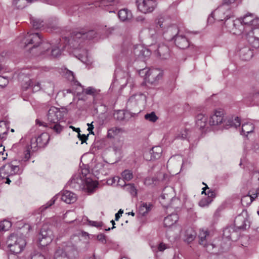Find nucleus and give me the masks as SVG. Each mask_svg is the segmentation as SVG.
Returning a JSON list of instances; mask_svg holds the SVG:
<instances>
[{
    "mask_svg": "<svg viewBox=\"0 0 259 259\" xmlns=\"http://www.w3.org/2000/svg\"><path fill=\"white\" fill-rule=\"evenodd\" d=\"M145 102V95L143 94H136L130 97L126 103V108L130 110L140 112L141 107L144 106Z\"/></svg>",
    "mask_w": 259,
    "mask_h": 259,
    "instance_id": "nucleus-7",
    "label": "nucleus"
},
{
    "mask_svg": "<svg viewBox=\"0 0 259 259\" xmlns=\"http://www.w3.org/2000/svg\"><path fill=\"white\" fill-rule=\"evenodd\" d=\"M41 34L27 33L28 36L24 43L26 45L33 44V47L30 50V53L32 54V56H37L45 54L52 48V45L48 42H42L40 46H38L42 40Z\"/></svg>",
    "mask_w": 259,
    "mask_h": 259,
    "instance_id": "nucleus-2",
    "label": "nucleus"
},
{
    "mask_svg": "<svg viewBox=\"0 0 259 259\" xmlns=\"http://www.w3.org/2000/svg\"><path fill=\"white\" fill-rule=\"evenodd\" d=\"M179 220V217L176 213H172L165 217L163 224L166 227H170L174 225Z\"/></svg>",
    "mask_w": 259,
    "mask_h": 259,
    "instance_id": "nucleus-22",
    "label": "nucleus"
},
{
    "mask_svg": "<svg viewBox=\"0 0 259 259\" xmlns=\"http://www.w3.org/2000/svg\"><path fill=\"white\" fill-rule=\"evenodd\" d=\"M124 180L129 181L133 178V172L128 169L124 170L121 174Z\"/></svg>",
    "mask_w": 259,
    "mask_h": 259,
    "instance_id": "nucleus-40",
    "label": "nucleus"
},
{
    "mask_svg": "<svg viewBox=\"0 0 259 259\" xmlns=\"http://www.w3.org/2000/svg\"><path fill=\"white\" fill-rule=\"evenodd\" d=\"M128 113L123 110H118L114 114V117L119 121H124L126 120V116Z\"/></svg>",
    "mask_w": 259,
    "mask_h": 259,
    "instance_id": "nucleus-36",
    "label": "nucleus"
},
{
    "mask_svg": "<svg viewBox=\"0 0 259 259\" xmlns=\"http://www.w3.org/2000/svg\"><path fill=\"white\" fill-rule=\"evenodd\" d=\"M80 128H76V132L78 133L77 137L79 139V140L81 141V144H82L83 143L85 142L88 139L89 134L85 135L84 134L81 135L80 134Z\"/></svg>",
    "mask_w": 259,
    "mask_h": 259,
    "instance_id": "nucleus-51",
    "label": "nucleus"
},
{
    "mask_svg": "<svg viewBox=\"0 0 259 259\" xmlns=\"http://www.w3.org/2000/svg\"><path fill=\"white\" fill-rule=\"evenodd\" d=\"M72 35L68 38L67 43L69 46L74 49V56L81 62L85 63L87 61L88 52L85 49H81L80 51L77 49L79 40L87 33H71Z\"/></svg>",
    "mask_w": 259,
    "mask_h": 259,
    "instance_id": "nucleus-5",
    "label": "nucleus"
},
{
    "mask_svg": "<svg viewBox=\"0 0 259 259\" xmlns=\"http://www.w3.org/2000/svg\"><path fill=\"white\" fill-rule=\"evenodd\" d=\"M89 169L87 168H82L81 171V175L82 176L83 178L87 177L88 174H89Z\"/></svg>",
    "mask_w": 259,
    "mask_h": 259,
    "instance_id": "nucleus-63",
    "label": "nucleus"
},
{
    "mask_svg": "<svg viewBox=\"0 0 259 259\" xmlns=\"http://www.w3.org/2000/svg\"><path fill=\"white\" fill-rule=\"evenodd\" d=\"M63 113L55 107H51L47 114V122L35 120L36 124L39 126L47 127L53 131L56 134H60L63 130L64 126L62 125L63 117Z\"/></svg>",
    "mask_w": 259,
    "mask_h": 259,
    "instance_id": "nucleus-1",
    "label": "nucleus"
},
{
    "mask_svg": "<svg viewBox=\"0 0 259 259\" xmlns=\"http://www.w3.org/2000/svg\"><path fill=\"white\" fill-rule=\"evenodd\" d=\"M249 26L251 27L252 31H253V29L257 28L259 26V18H256L254 16L253 18V20L252 22H251Z\"/></svg>",
    "mask_w": 259,
    "mask_h": 259,
    "instance_id": "nucleus-54",
    "label": "nucleus"
},
{
    "mask_svg": "<svg viewBox=\"0 0 259 259\" xmlns=\"http://www.w3.org/2000/svg\"><path fill=\"white\" fill-rule=\"evenodd\" d=\"M56 200V196H54L50 200L49 202H48L46 204L42 205L40 208V211H43L46 210L47 208L51 206L53 204L55 203V202Z\"/></svg>",
    "mask_w": 259,
    "mask_h": 259,
    "instance_id": "nucleus-47",
    "label": "nucleus"
},
{
    "mask_svg": "<svg viewBox=\"0 0 259 259\" xmlns=\"http://www.w3.org/2000/svg\"><path fill=\"white\" fill-rule=\"evenodd\" d=\"M97 239L103 243H106L105 236L103 234H100L97 236Z\"/></svg>",
    "mask_w": 259,
    "mask_h": 259,
    "instance_id": "nucleus-62",
    "label": "nucleus"
},
{
    "mask_svg": "<svg viewBox=\"0 0 259 259\" xmlns=\"http://www.w3.org/2000/svg\"><path fill=\"white\" fill-rule=\"evenodd\" d=\"M152 205L150 203H143L139 208V212L142 215H145L151 209Z\"/></svg>",
    "mask_w": 259,
    "mask_h": 259,
    "instance_id": "nucleus-35",
    "label": "nucleus"
},
{
    "mask_svg": "<svg viewBox=\"0 0 259 259\" xmlns=\"http://www.w3.org/2000/svg\"><path fill=\"white\" fill-rule=\"evenodd\" d=\"M89 224L90 225L97 228H100L103 226V223L102 222L90 221H89Z\"/></svg>",
    "mask_w": 259,
    "mask_h": 259,
    "instance_id": "nucleus-59",
    "label": "nucleus"
},
{
    "mask_svg": "<svg viewBox=\"0 0 259 259\" xmlns=\"http://www.w3.org/2000/svg\"><path fill=\"white\" fill-rule=\"evenodd\" d=\"M61 249L64 252V254L68 259H77L79 253L76 246L71 243L64 245Z\"/></svg>",
    "mask_w": 259,
    "mask_h": 259,
    "instance_id": "nucleus-15",
    "label": "nucleus"
},
{
    "mask_svg": "<svg viewBox=\"0 0 259 259\" xmlns=\"http://www.w3.org/2000/svg\"><path fill=\"white\" fill-rule=\"evenodd\" d=\"M9 80L6 77L0 76V87L4 88L7 85Z\"/></svg>",
    "mask_w": 259,
    "mask_h": 259,
    "instance_id": "nucleus-56",
    "label": "nucleus"
},
{
    "mask_svg": "<svg viewBox=\"0 0 259 259\" xmlns=\"http://www.w3.org/2000/svg\"><path fill=\"white\" fill-rule=\"evenodd\" d=\"M66 77L68 78V79L71 81H73L74 79V76L73 74V73L69 70H67L66 72Z\"/></svg>",
    "mask_w": 259,
    "mask_h": 259,
    "instance_id": "nucleus-60",
    "label": "nucleus"
},
{
    "mask_svg": "<svg viewBox=\"0 0 259 259\" xmlns=\"http://www.w3.org/2000/svg\"><path fill=\"white\" fill-rule=\"evenodd\" d=\"M254 128V125L252 123H244L242 125L241 134L247 136L248 134L253 132Z\"/></svg>",
    "mask_w": 259,
    "mask_h": 259,
    "instance_id": "nucleus-29",
    "label": "nucleus"
},
{
    "mask_svg": "<svg viewBox=\"0 0 259 259\" xmlns=\"http://www.w3.org/2000/svg\"><path fill=\"white\" fill-rule=\"evenodd\" d=\"M228 122L231 126H234L237 127L240 125V120L238 117H235L234 119L228 120Z\"/></svg>",
    "mask_w": 259,
    "mask_h": 259,
    "instance_id": "nucleus-50",
    "label": "nucleus"
},
{
    "mask_svg": "<svg viewBox=\"0 0 259 259\" xmlns=\"http://www.w3.org/2000/svg\"><path fill=\"white\" fill-rule=\"evenodd\" d=\"M254 200V197L249 195L244 196L241 199V203L243 205L246 202V205L250 204Z\"/></svg>",
    "mask_w": 259,
    "mask_h": 259,
    "instance_id": "nucleus-46",
    "label": "nucleus"
},
{
    "mask_svg": "<svg viewBox=\"0 0 259 259\" xmlns=\"http://www.w3.org/2000/svg\"><path fill=\"white\" fill-rule=\"evenodd\" d=\"M118 16L120 20L123 22H131L133 18L132 11L126 8L120 10L118 13Z\"/></svg>",
    "mask_w": 259,
    "mask_h": 259,
    "instance_id": "nucleus-17",
    "label": "nucleus"
},
{
    "mask_svg": "<svg viewBox=\"0 0 259 259\" xmlns=\"http://www.w3.org/2000/svg\"><path fill=\"white\" fill-rule=\"evenodd\" d=\"M35 142L37 141L39 148L45 147L49 142V135L48 134L44 133L37 137H36Z\"/></svg>",
    "mask_w": 259,
    "mask_h": 259,
    "instance_id": "nucleus-24",
    "label": "nucleus"
},
{
    "mask_svg": "<svg viewBox=\"0 0 259 259\" xmlns=\"http://www.w3.org/2000/svg\"><path fill=\"white\" fill-rule=\"evenodd\" d=\"M122 132L123 130L120 127H113L108 130L107 137L109 138H113Z\"/></svg>",
    "mask_w": 259,
    "mask_h": 259,
    "instance_id": "nucleus-34",
    "label": "nucleus"
},
{
    "mask_svg": "<svg viewBox=\"0 0 259 259\" xmlns=\"http://www.w3.org/2000/svg\"><path fill=\"white\" fill-rule=\"evenodd\" d=\"M231 230H233L232 228H227L223 231V236L229 239L233 240L234 239L233 234H235V232H232L230 234Z\"/></svg>",
    "mask_w": 259,
    "mask_h": 259,
    "instance_id": "nucleus-44",
    "label": "nucleus"
},
{
    "mask_svg": "<svg viewBox=\"0 0 259 259\" xmlns=\"http://www.w3.org/2000/svg\"><path fill=\"white\" fill-rule=\"evenodd\" d=\"M167 245L162 242H161L159 244L157 249L158 251L162 252L165 249L167 248Z\"/></svg>",
    "mask_w": 259,
    "mask_h": 259,
    "instance_id": "nucleus-61",
    "label": "nucleus"
},
{
    "mask_svg": "<svg viewBox=\"0 0 259 259\" xmlns=\"http://www.w3.org/2000/svg\"><path fill=\"white\" fill-rule=\"evenodd\" d=\"M30 259H46V258L40 253L34 252L31 254Z\"/></svg>",
    "mask_w": 259,
    "mask_h": 259,
    "instance_id": "nucleus-55",
    "label": "nucleus"
},
{
    "mask_svg": "<svg viewBox=\"0 0 259 259\" xmlns=\"http://www.w3.org/2000/svg\"><path fill=\"white\" fill-rule=\"evenodd\" d=\"M240 57L243 60L248 61L253 56L252 50L248 47L242 48L240 50Z\"/></svg>",
    "mask_w": 259,
    "mask_h": 259,
    "instance_id": "nucleus-21",
    "label": "nucleus"
},
{
    "mask_svg": "<svg viewBox=\"0 0 259 259\" xmlns=\"http://www.w3.org/2000/svg\"><path fill=\"white\" fill-rule=\"evenodd\" d=\"M123 186H124V189L125 190L129 192L132 196H137V190L134 184L130 183L126 185L124 184Z\"/></svg>",
    "mask_w": 259,
    "mask_h": 259,
    "instance_id": "nucleus-37",
    "label": "nucleus"
},
{
    "mask_svg": "<svg viewBox=\"0 0 259 259\" xmlns=\"http://www.w3.org/2000/svg\"><path fill=\"white\" fill-rule=\"evenodd\" d=\"M195 232L192 229H187L185 232V241L189 243L193 241L196 237Z\"/></svg>",
    "mask_w": 259,
    "mask_h": 259,
    "instance_id": "nucleus-30",
    "label": "nucleus"
},
{
    "mask_svg": "<svg viewBox=\"0 0 259 259\" xmlns=\"http://www.w3.org/2000/svg\"><path fill=\"white\" fill-rule=\"evenodd\" d=\"M246 38L252 47L254 48L259 47V36H255L254 33H247Z\"/></svg>",
    "mask_w": 259,
    "mask_h": 259,
    "instance_id": "nucleus-26",
    "label": "nucleus"
},
{
    "mask_svg": "<svg viewBox=\"0 0 259 259\" xmlns=\"http://www.w3.org/2000/svg\"><path fill=\"white\" fill-rule=\"evenodd\" d=\"M223 120V113L222 111H216L210 117L209 124L217 125L222 123Z\"/></svg>",
    "mask_w": 259,
    "mask_h": 259,
    "instance_id": "nucleus-18",
    "label": "nucleus"
},
{
    "mask_svg": "<svg viewBox=\"0 0 259 259\" xmlns=\"http://www.w3.org/2000/svg\"><path fill=\"white\" fill-rule=\"evenodd\" d=\"M19 166L12 163H7L0 169V179L3 182L10 184L11 182L16 183V180L19 179V175L22 172Z\"/></svg>",
    "mask_w": 259,
    "mask_h": 259,
    "instance_id": "nucleus-3",
    "label": "nucleus"
},
{
    "mask_svg": "<svg viewBox=\"0 0 259 259\" xmlns=\"http://www.w3.org/2000/svg\"><path fill=\"white\" fill-rule=\"evenodd\" d=\"M115 75L117 79L121 78L122 76H123L124 78H127L125 84L130 83L132 80L131 78H128V73L127 72H124L120 69H116Z\"/></svg>",
    "mask_w": 259,
    "mask_h": 259,
    "instance_id": "nucleus-33",
    "label": "nucleus"
},
{
    "mask_svg": "<svg viewBox=\"0 0 259 259\" xmlns=\"http://www.w3.org/2000/svg\"><path fill=\"white\" fill-rule=\"evenodd\" d=\"M157 52L158 55L161 59H166L169 57V48L164 44L158 46Z\"/></svg>",
    "mask_w": 259,
    "mask_h": 259,
    "instance_id": "nucleus-20",
    "label": "nucleus"
},
{
    "mask_svg": "<svg viewBox=\"0 0 259 259\" xmlns=\"http://www.w3.org/2000/svg\"><path fill=\"white\" fill-rule=\"evenodd\" d=\"M207 117L205 115L200 113L196 117V124L200 129L204 128L206 125Z\"/></svg>",
    "mask_w": 259,
    "mask_h": 259,
    "instance_id": "nucleus-23",
    "label": "nucleus"
},
{
    "mask_svg": "<svg viewBox=\"0 0 259 259\" xmlns=\"http://www.w3.org/2000/svg\"><path fill=\"white\" fill-rule=\"evenodd\" d=\"M6 244L11 252L17 254L20 253L24 249L26 242L24 236L13 233L8 237Z\"/></svg>",
    "mask_w": 259,
    "mask_h": 259,
    "instance_id": "nucleus-4",
    "label": "nucleus"
},
{
    "mask_svg": "<svg viewBox=\"0 0 259 259\" xmlns=\"http://www.w3.org/2000/svg\"><path fill=\"white\" fill-rule=\"evenodd\" d=\"M37 0H15L13 4L18 9H22L24 8L28 3H33Z\"/></svg>",
    "mask_w": 259,
    "mask_h": 259,
    "instance_id": "nucleus-32",
    "label": "nucleus"
},
{
    "mask_svg": "<svg viewBox=\"0 0 259 259\" xmlns=\"http://www.w3.org/2000/svg\"><path fill=\"white\" fill-rule=\"evenodd\" d=\"M28 82V85L26 87V88L31 87L33 92L38 91L41 89L40 84L39 82H37L36 83L34 84L33 82L30 79H29Z\"/></svg>",
    "mask_w": 259,
    "mask_h": 259,
    "instance_id": "nucleus-43",
    "label": "nucleus"
},
{
    "mask_svg": "<svg viewBox=\"0 0 259 259\" xmlns=\"http://www.w3.org/2000/svg\"><path fill=\"white\" fill-rule=\"evenodd\" d=\"M11 227V223L9 221L4 220L0 224V231H6Z\"/></svg>",
    "mask_w": 259,
    "mask_h": 259,
    "instance_id": "nucleus-42",
    "label": "nucleus"
},
{
    "mask_svg": "<svg viewBox=\"0 0 259 259\" xmlns=\"http://www.w3.org/2000/svg\"><path fill=\"white\" fill-rule=\"evenodd\" d=\"M254 16L252 14H246L243 18L238 19L239 22L242 25H246L249 26L253 20Z\"/></svg>",
    "mask_w": 259,
    "mask_h": 259,
    "instance_id": "nucleus-31",
    "label": "nucleus"
},
{
    "mask_svg": "<svg viewBox=\"0 0 259 259\" xmlns=\"http://www.w3.org/2000/svg\"><path fill=\"white\" fill-rule=\"evenodd\" d=\"M141 56H139V58H145L147 57H148L150 55V52L148 49H146L144 47V49L141 52Z\"/></svg>",
    "mask_w": 259,
    "mask_h": 259,
    "instance_id": "nucleus-58",
    "label": "nucleus"
},
{
    "mask_svg": "<svg viewBox=\"0 0 259 259\" xmlns=\"http://www.w3.org/2000/svg\"><path fill=\"white\" fill-rule=\"evenodd\" d=\"M83 184H84L83 188L86 189L89 193H92L97 187L98 184L89 178L83 179L79 176H74L71 180L70 185L74 188H80L81 185Z\"/></svg>",
    "mask_w": 259,
    "mask_h": 259,
    "instance_id": "nucleus-6",
    "label": "nucleus"
},
{
    "mask_svg": "<svg viewBox=\"0 0 259 259\" xmlns=\"http://www.w3.org/2000/svg\"><path fill=\"white\" fill-rule=\"evenodd\" d=\"M61 199L66 203L71 204L76 201V196L69 191H64L62 194Z\"/></svg>",
    "mask_w": 259,
    "mask_h": 259,
    "instance_id": "nucleus-19",
    "label": "nucleus"
},
{
    "mask_svg": "<svg viewBox=\"0 0 259 259\" xmlns=\"http://www.w3.org/2000/svg\"><path fill=\"white\" fill-rule=\"evenodd\" d=\"M100 90H97L92 87H89L86 89H83L82 93L85 95H91L95 97L97 95L99 94Z\"/></svg>",
    "mask_w": 259,
    "mask_h": 259,
    "instance_id": "nucleus-38",
    "label": "nucleus"
},
{
    "mask_svg": "<svg viewBox=\"0 0 259 259\" xmlns=\"http://www.w3.org/2000/svg\"><path fill=\"white\" fill-rule=\"evenodd\" d=\"M162 152V148L160 146H156L152 148V149L150 151L151 160H155L160 158Z\"/></svg>",
    "mask_w": 259,
    "mask_h": 259,
    "instance_id": "nucleus-28",
    "label": "nucleus"
},
{
    "mask_svg": "<svg viewBox=\"0 0 259 259\" xmlns=\"http://www.w3.org/2000/svg\"><path fill=\"white\" fill-rule=\"evenodd\" d=\"M93 31H107L108 32H112V31H119V28L118 26L115 25L112 27H107V25L104 24H101L98 25L96 29Z\"/></svg>",
    "mask_w": 259,
    "mask_h": 259,
    "instance_id": "nucleus-25",
    "label": "nucleus"
},
{
    "mask_svg": "<svg viewBox=\"0 0 259 259\" xmlns=\"http://www.w3.org/2000/svg\"><path fill=\"white\" fill-rule=\"evenodd\" d=\"M203 184L205 185L206 187L202 189V194L204 193L206 195H207V198H211L213 200V198L215 196L214 192L211 190L206 192V189H208L209 188L204 183H203Z\"/></svg>",
    "mask_w": 259,
    "mask_h": 259,
    "instance_id": "nucleus-41",
    "label": "nucleus"
},
{
    "mask_svg": "<svg viewBox=\"0 0 259 259\" xmlns=\"http://www.w3.org/2000/svg\"><path fill=\"white\" fill-rule=\"evenodd\" d=\"M235 226L239 230H246L250 227V223L248 221V216L246 210H243L238 215L234 220Z\"/></svg>",
    "mask_w": 259,
    "mask_h": 259,
    "instance_id": "nucleus-12",
    "label": "nucleus"
},
{
    "mask_svg": "<svg viewBox=\"0 0 259 259\" xmlns=\"http://www.w3.org/2000/svg\"><path fill=\"white\" fill-rule=\"evenodd\" d=\"M212 201V199L211 198L205 197L199 201V204L201 207H205L208 205Z\"/></svg>",
    "mask_w": 259,
    "mask_h": 259,
    "instance_id": "nucleus-48",
    "label": "nucleus"
},
{
    "mask_svg": "<svg viewBox=\"0 0 259 259\" xmlns=\"http://www.w3.org/2000/svg\"><path fill=\"white\" fill-rule=\"evenodd\" d=\"M51 53V55L55 57H58L61 54L60 50L58 47L52 48Z\"/></svg>",
    "mask_w": 259,
    "mask_h": 259,
    "instance_id": "nucleus-57",
    "label": "nucleus"
},
{
    "mask_svg": "<svg viewBox=\"0 0 259 259\" xmlns=\"http://www.w3.org/2000/svg\"><path fill=\"white\" fill-rule=\"evenodd\" d=\"M145 118L149 121L154 122L157 120L158 117L155 113L152 112L150 113L146 114L145 115Z\"/></svg>",
    "mask_w": 259,
    "mask_h": 259,
    "instance_id": "nucleus-45",
    "label": "nucleus"
},
{
    "mask_svg": "<svg viewBox=\"0 0 259 259\" xmlns=\"http://www.w3.org/2000/svg\"><path fill=\"white\" fill-rule=\"evenodd\" d=\"M175 45L181 49L187 48L190 45L189 41L187 37L182 33H177L172 38Z\"/></svg>",
    "mask_w": 259,
    "mask_h": 259,
    "instance_id": "nucleus-16",
    "label": "nucleus"
},
{
    "mask_svg": "<svg viewBox=\"0 0 259 259\" xmlns=\"http://www.w3.org/2000/svg\"><path fill=\"white\" fill-rule=\"evenodd\" d=\"M35 140H36V137H34V138H32L31 139V141H30V148L32 149V150L33 151H35L37 150L38 148H39V144L37 142V141L35 142Z\"/></svg>",
    "mask_w": 259,
    "mask_h": 259,
    "instance_id": "nucleus-52",
    "label": "nucleus"
},
{
    "mask_svg": "<svg viewBox=\"0 0 259 259\" xmlns=\"http://www.w3.org/2000/svg\"><path fill=\"white\" fill-rule=\"evenodd\" d=\"M144 49V46L141 45H136L135 46L134 49V54L135 56L139 57V56H141V52Z\"/></svg>",
    "mask_w": 259,
    "mask_h": 259,
    "instance_id": "nucleus-49",
    "label": "nucleus"
},
{
    "mask_svg": "<svg viewBox=\"0 0 259 259\" xmlns=\"http://www.w3.org/2000/svg\"><path fill=\"white\" fill-rule=\"evenodd\" d=\"M136 4L138 9L145 14L153 12L157 5L155 0H137Z\"/></svg>",
    "mask_w": 259,
    "mask_h": 259,
    "instance_id": "nucleus-11",
    "label": "nucleus"
},
{
    "mask_svg": "<svg viewBox=\"0 0 259 259\" xmlns=\"http://www.w3.org/2000/svg\"><path fill=\"white\" fill-rule=\"evenodd\" d=\"M54 238L52 230L47 225H44L41 229L38 237V243L42 246L49 244Z\"/></svg>",
    "mask_w": 259,
    "mask_h": 259,
    "instance_id": "nucleus-9",
    "label": "nucleus"
},
{
    "mask_svg": "<svg viewBox=\"0 0 259 259\" xmlns=\"http://www.w3.org/2000/svg\"><path fill=\"white\" fill-rule=\"evenodd\" d=\"M145 72V78L147 81L151 84H156L163 76L162 71L157 68L148 69V70L144 69L142 70Z\"/></svg>",
    "mask_w": 259,
    "mask_h": 259,
    "instance_id": "nucleus-13",
    "label": "nucleus"
},
{
    "mask_svg": "<svg viewBox=\"0 0 259 259\" xmlns=\"http://www.w3.org/2000/svg\"><path fill=\"white\" fill-rule=\"evenodd\" d=\"M198 237L199 244L205 247L208 252L212 251L214 245L207 242L209 238V232L206 230H200Z\"/></svg>",
    "mask_w": 259,
    "mask_h": 259,
    "instance_id": "nucleus-14",
    "label": "nucleus"
},
{
    "mask_svg": "<svg viewBox=\"0 0 259 259\" xmlns=\"http://www.w3.org/2000/svg\"><path fill=\"white\" fill-rule=\"evenodd\" d=\"M136 20L137 22H141L142 23H144L146 22L145 18L142 16H138Z\"/></svg>",
    "mask_w": 259,
    "mask_h": 259,
    "instance_id": "nucleus-64",
    "label": "nucleus"
},
{
    "mask_svg": "<svg viewBox=\"0 0 259 259\" xmlns=\"http://www.w3.org/2000/svg\"><path fill=\"white\" fill-rule=\"evenodd\" d=\"M30 23L34 29L36 30H41L44 27L45 24L43 20L34 17H30Z\"/></svg>",
    "mask_w": 259,
    "mask_h": 259,
    "instance_id": "nucleus-27",
    "label": "nucleus"
},
{
    "mask_svg": "<svg viewBox=\"0 0 259 259\" xmlns=\"http://www.w3.org/2000/svg\"><path fill=\"white\" fill-rule=\"evenodd\" d=\"M189 131L188 130H185L184 131H182L180 134H178L176 137L177 139H187L188 136V134Z\"/></svg>",
    "mask_w": 259,
    "mask_h": 259,
    "instance_id": "nucleus-53",
    "label": "nucleus"
},
{
    "mask_svg": "<svg viewBox=\"0 0 259 259\" xmlns=\"http://www.w3.org/2000/svg\"><path fill=\"white\" fill-rule=\"evenodd\" d=\"M176 200L178 201V199L174 198L172 189L171 188H165L160 197V202L161 204L166 207L172 206V203Z\"/></svg>",
    "mask_w": 259,
    "mask_h": 259,
    "instance_id": "nucleus-10",
    "label": "nucleus"
},
{
    "mask_svg": "<svg viewBox=\"0 0 259 259\" xmlns=\"http://www.w3.org/2000/svg\"><path fill=\"white\" fill-rule=\"evenodd\" d=\"M54 259H68L66 255L64 254V252L61 249V247H59L55 251L54 254Z\"/></svg>",
    "mask_w": 259,
    "mask_h": 259,
    "instance_id": "nucleus-39",
    "label": "nucleus"
},
{
    "mask_svg": "<svg viewBox=\"0 0 259 259\" xmlns=\"http://www.w3.org/2000/svg\"><path fill=\"white\" fill-rule=\"evenodd\" d=\"M212 15H215V20L218 21L226 20L234 16L229 5L224 3L215 9Z\"/></svg>",
    "mask_w": 259,
    "mask_h": 259,
    "instance_id": "nucleus-8",
    "label": "nucleus"
}]
</instances>
